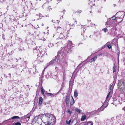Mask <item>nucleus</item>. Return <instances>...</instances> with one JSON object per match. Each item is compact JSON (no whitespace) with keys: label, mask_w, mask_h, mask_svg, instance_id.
Masks as SVG:
<instances>
[{"label":"nucleus","mask_w":125,"mask_h":125,"mask_svg":"<svg viewBox=\"0 0 125 125\" xmlns=\"http://www.w3.org/2000/svg\"><path fill=\"white\" fill-rule=\"evenodd\" d=\"M34 52L36 53L37 56H38L37 58V62L38 63H40L43 62V56L40 55V51L37 49H35L34 51Z\"/></svg>","instance_id":"1"},{"label":"nucleus","mask_w":125,"mask_h":125,"mask_svg":"<svg viewBox=\"0 0 125 125\" xmlns=\"http://www.w3.org/2000/svg\"><path fill=\"white\" fill-rule=\"evenodd\" d=\"M62 30V32L60 33L59 37V38L61 39L65 37V35H66L67 31L66 29H62V28H61V27L59 26L57 28V30Z\"/></svg>","instance_id":"2"},{"label":"nucleus","mask_w":125,"mask_h":125,"mask_svg":"<svg viewBox=\"0 0 125 125\" xmlns=\"http://www.w3.org/2000/svg\"><path fill=\"white\" fill-rule=\"evenodd\" d=\"M110 92L108 93L106 97V100L105 101L103 104L102 105V107L103 106L104 108L106 107L108 105V102L110 98L112 96L111 94H110Z\"/></svg>","instance_id":"3"},{"label":"nucleus","mask_w":125,"mask_h":125,"mask_svg":"<svg viewBox=\"0 0 125 125\" xmlns=\"http://www.w3.org/2000/svg\"><path fill=\"white\" fill-rule=\"evenodd\" d=\"M57 63L56 60L54 59L50 61L49 62L47 63L46 64V68H47L48 66L50 65H55Z\"/></svg>","instance_id":"4"},{"label":"nucleus","mask_w":125,"mask_h":125,"mask_svg":"<svg viewBox=\"0 0 125 125\" xmlns=\"http://www.w3.org/2000/svg\"><path fill=\"white\" fill-rule=\"evenodd\" d=\"M111 31L110 32V34L113 36H115L116 33V28L114 26L111 29Z\"/></svg>","instance_id":"5"},{"label":"nucleus","mask_w":125,"mask_h":125,"mask_svg":"<svg viewBox=\"0 0 125 125\" xmlns=\"http://www.w3.org/2000/svg\"><path fill=\"white\" fill-rule=\"evenodd\" d=\"M31 114H28L27 115L21 117V120H24V121H27L29 120L30 118Z\"/></svg>","instance_id":"6"},{"label":"nucleus","mask_w":125,"mask_h":125,"mask_svg":"<svg viewBox=\"0 0 125 125\" xmlns=\"http://www.w3.org/2000/svg\"><path fill=\"white\" fill-rule=\"evenodd\" d=\"M61 64L63 68H65L67 65V62L66 61L63 60Z\"/></svg>","instance_id":"7"},{"label":"nucleus","mask_w":125,"mask_h":125,"mask_svg":"<svg viewBox=\"0 0 125 125\" xmlns=\"http://www.w3.org/2000/svg\"><path fill=\"white\" fill-rule=\"evenodd\" d=\"M67 45L69 47L71 48L74 47L75 46V45L72 43V42L70 41H68L67 42Z\"/></svg>","instance_id":"8"},{"label":"nucleus","mask_w":125,"mask_h":125,"mask_svg":"<svg viewBox=\"0 0 125 125\" xmlns=\"http://www.w3.org/2000/svg\"><path fill=\"white\" fill-rule=\"evenodd\" d=\"M114 85H113V84H111L109 87V90L108 91L109 92V93L110 92V94H111V95H112V93L111 92V91L113 90V88L114 87Z\"/></svg>","instance_id":"9"},{"label":"nucleus","mask_w":125,"mask_h":125,"mask_svg":"<svg viewBox=\"0 0 125 125\" xmlns=\"http://www.w3.org/2000/svg\"><path fill=\"white\" fill-rule=\"evenodd\" d=\"M69 98L68 96H66V99H65V102L66 104L67 105H68L69 104Z\"/></svg>","instance_id":"10"},{"label":"nucleus","mask_w":125,"mask_h":125,"mask_svg":"<svg viewBox=\"0 0 125 125\" xmlns=\"http://www.w3.org/2000/svg\"><path fill=\"white\" fill-rule=\"evenodd\" d=\"M45 49H43L42 50L41 52H40V56H42L43 55H45Z\"/></svg>","instance_id":"11"},{"label":"nucleus","mask_w":125,"mask_h":125,"mask_svg":"<svg viewBox=\"0 0 125 125\" xmlns=\"http://www.w3.org/2000/svg\"><path fill=\"white\" fill-rule=\"evenodd\" d=\"M47 95L48 96H50L51 97H53L55 95H56L58 94V93H56L52 94L51 93H47Z\"/></svg>","instance_id":"12"},{"label":"nucleus","mask_w":125,"mask_h":125,"mask_svg":"<svg viewBox=\"0 0 125 125\" xmlns=\"http://www.w3.org/2000/svg\"><path fill=\"white\" fill-rule=\"evenodd\" d=\"M43 101V99L41 97H40L39 98V105H41Z\"/></svg>","instance_id":"13"},{"label":"nucleus","mask_w":125,"mask_h":125,"mask_svg":"<svg viewBox=\"0 0 125 125\" xmlns=\"http://www.w3.org/2000/svg\"><path fill=\"white\" fill-rule=\"evenodd\" d=\"M45 125H53V123L50 121H48L45 122Z\"/></svg>","instance_id":"14"},{"label":"nucleus","mask_w":125,"mask_h":125,"mask_svg":"<svg viewBox=\"0 0 125 125\" xmlns=\"http://www.w3.org/2000/svg\"><path fill=\"white\" fill-rule=\"evenodd\" d=\"M87 117L85 115H82L81 119V121H83L85 120Z\"/></svg>","instance_id":"15"},{"label":"nucleus","mask_w":125,"mask_h":125,"mask_svg":"<svg viewBox=\"0 0 125 125\" xmlns=\"http://www.w3.org/2000/svg\"><path fill=\"white\" fill-rule=\"evenodd\" d=\"M97 58V56H94L93 58L91 59L90 60V62L91 63L92 62H94V61Z\"/></svg>","instance_id":"16"},{"label":"nucleus","mask_w":125,"mask_h":125,"mask_svg":"<svg viewBox=\"0 0 125 125\" xmlns=\"http://www.w3.org/2000/svg\"><path fill=\"white\" fill-rule=\"evenodd\" d=\"M69 22H67L66 24V26L67 27V28H70V29H71L72 26V25H70V24H69Z\"/></svg>","instance_id":"17"},{"label":"nucleus","mask_w":125,"mask_h":125,"mask_svg":"<svg viewBox=\"0 0 125 125\" xmlns=\"http://www.w3.org/2000/svg\"><path fill=\"white\" fill-rule=\"evenodd\" d=\"M106 125H111V121L110 120H107L105 122Z\"/></svg>","instance_id":"18"},{"label":"nucleus","mask_w":125,"mask_h":125,"mask_svg":"<svg viewBox=\"0 0 125 125\" xmlns=\"http://www.w3.org/2000/svg\"><path fill=\"white\" fill-rule=\"evenodd\" d=\"M68 54V53L67 51H65V52H64L62 54V57H66V56H67Z\"/></svg>","instance_id":"19"},{"label":"nucleus","mask_w":125,"mask_h":125,"mask_svg":"<svg viewBox=\"0 0 125 125\" xmlns=\"http://www.w3.org/2000/svg\"><path fill=\"white\" fill-rule=\"evenodd\" d=\"M72 99L71 100V102H70V104L71 105H73L75 103V101L73 98V96H72Z\"/></svg>","instance_id":"20"},{"label":"nucleus","mask_w":125,"mask_h":125,"mask_svg":"<svg viewBox=\"0 0 125 125\" xmlns=\"http://www.w3.org/2000/svg\"><path fill=\"white\" fill-rule=\"evenodd\" d=\"M45 114H42L41 115H39L37 116L38 118V119H40L42 120V117H44Z\"/></svg>","instance_id":"21"},{"label":"nucleus","mask_w":125,"mask_h":125,"mask_svg":"<svg viewBox=\"0 0 125 125\" xmlns=\"http://www.w3.org/2000/svg\"><path fill=\"white\" fill-rule=\"evenodd\" d=\"M78 95V93L76 90H75L74 92V96L76 98Z\"/></svg>","instance_id":"22"},{"label":"nucleus","mask_w":125,"mask_h":125,"mask_svg":"<svg viewBox=\"0 0 125 125\" xmlns=\"http://www.w3.org/2000/svg\"><path fill=\"white\" fill-rule=\"evenodd\" d=\"M93 123L92 121H88L86 124L85 125H93Z\"/></svg>","instance_id":"23"},{"label":"nucleus","mask_w":125,"mask_h":125,"mask_svg":"<svg viewBox=\"0 0 125 125\" xmlns=\"http://www.w3.org/2000/svg\"><path fill=\"white\" fill-rule=\"evenodd\" d=\"M104 108H103L102 106L100 108H99L97 110L98 113L101 111H103L104 110Z\"/></svg>","instance_id":"24"},{"label":"nucleus","mask_w":125,"mask_h":125,"mask_svg":"<svg viewBox=\"0 0 125 125\" xmlns=\"http://www.w3.org/2000/svg\"><path fill=\"white\" fill-rule=\"evenodd\" d=\"M43 2H45V1H46V2H45V3H44V4L42 6V7L43 8L44 6L46 4H48V0H42Z\"/></svg>","instance_id":"25"},{"label":"nucleus","mask_w":125,"mask_h":125,"mask_svg":"<svg viewBox=\"0 0 125 125\" xmlns=\"http://www.w3.org/2000/svg\"><path fill=\"white\" fill-rule=\"evenodd\" d=\"M92 114H96V115H98L99 113H98L97 110L91 112Z\"/></svg>","instance_id":"26"},{"label":"nucleus","mask_w":125,"mask_h":125,"mask_svg":"<svg viewBox=\"0 0 125 125\" xmlns=\"http://www.w3.org/2000/svg\"><path fill=\"white\" fill-rule=\"evenodd\" d=\"M92 114H96V115H98L99 113H98L97 110L91 112Z\"/></svg>","instance_id":"27"},{"label":"nucleus","mask_w":125,"mask_h":125,"mask_svg":"<svg viewBox=\"0 0 125 125\" xmlns=\"http://www.w3.org/2000/svg\"><path fill=\"white\" fill-rule=\"evenodd\" d=\"M41 91L42 94L44 96V92H45L43 88V87H42L41 88Z\"/></svg>","instance_id":"28"},{"label":"nucleus","mask_w":125,"mask_h":125,"mask_svg":"<svg viewBox=\"0 0 125 125\" xmlns=\"http://www.w3.org/2000/svg\"><path fill=\"white\" fill-rule=\"evenodd\" d=\"M51 116H52V115L49 114H45L44 116L50 118V117Z\"/></svg>","instance_id":"29"},{"label":"nucleus","mask_w":125,"mask_h":125,"mask_svg":"<svg viewBox=\"0 0 125 125\" xmlns=\"http://www.w3.org/2000/svg\"><path fill=\"white\" fill-rule=\"evenodd\" d=\"M96 37L98 38H100L101 37V34L99 33H97L96 35Z\"/></svg>","instance_id":"30"},{"label":"nucleus","mask_w":125,"mask_h":125,"mask_svg":"<svg viewBox=\"0 0 125 125\" xmlns=\"http://www.w3.org/2000/svg\"><path fill=\"white\" fill-rule=\"evenodd\" d=\"M82 27L81 28V29H83V32H85V31L86 30V26H83L82 25L81 26Z\"/></svg>","instance_id":"31"},{"label":"nucleus","mask_w":125,"mask_h":125,"mask_svg":"<svg viewBox=\"0 0 125 125\" xmlns=\"http://www.w3.org/2000/svg\"><path fill=\"white\" fill-rule=\"evenodd\" d=\"M39 15H37L36 16V18H37V20H39V19L38 18H41V16H42V15L40 13L39 14Z\"/></svg>","instance_id":"32"},{"label":"nucleus","mask_w":125,"mask_h":125,"mask_svg":"<svg viewBox=\"0 0 125 125\" xmlns=\"http://www.w3.org/2000/svg\"><path fill=\"white\" fill-rule=\"evenodd\" d=\"M53 44L50 43H49L48 45V46L50 48L52 47L53 46Z\"/></svg>","instance_id":"33"},{"label":"nucleus","mask_w":125,"mask_h":125,"mask_svg":"<svg viewBox=\"0 0 125 125\" xmlns=\"http://www.w3.org/2000/svg\"><path fill=\"white\" fill-rule=\"evenodd\" d=\"M116 69V66H114L113 67V73L115 72Z\"/></svg>","instance_id":"34"},{"label":"nucleus","mask_w":125,"mask_h":125,"mask_svg":"<svg viewBox=\"0 0 125 125\" xmlns=\"http://www.w3.org/2000/svg\"><path fill=\"white\" fill-rule=\"evenodd\" d=\"M76 111L77 112L79 113H80L82 112V111L80 109H78L77 108H76Z\"/></svg>","instance_id":"35"},{"label":"nucleus","mask_w":125,"mask_h":125,"mask_svg":"<svg viewBox=\"0 0 125 125\" xmlns=\"http://www.w3.org/2000/svg\"><path fill=\"white\" fill-rule=\"evenodd\" d=\"M108 43H107L106 44V45L107 46L108 48L109 49H110L112 47V46L111 44H108Z\"/></svg>","instance_id":"36"},{"label":"nucleus","mask_w":125,"mask_h":125,"mask_svg":"<svg viewBox=\"0 0 125 125\" xmlns=\"http://www.w3.org/2000/svg\"><path fill=\"white\" fill-rule=\"evenodd\" d=\"M11 118L12 119H15L16 118L19 119L20 118V117L18 116H15L12 117Z\"/></svg>","instance_id":"37"},{"label":"nucleus","mask_w":125,"mask_h":125,"mask_svg":"<svg viewBox=\"0 0 125 125\" xmlns=\"http://www.w3.org/2000/svg\"><path fill=\"white\" fill-rule=\"evenodd\" d=\"M121 83H118V87L119 88H123L122 87V85L121 86Z\"/></svg>","instance_id":"38"},{"label":"nucleus","mask_w":125,"mask_h":125,"mask_svg":"<svg viewBox=\"0 0 125 125\" xmlns=\"http://www.w3.org/2000/svg\"><path fill=\"white\" fill-rule=\"evenodd\" d=\"M103 31H104L105 32H107L108 30L107 28H104L102 29Z\"/></svg>","instance_id":"39"},{"label":"nucleus","mask_w":125,"mask_h":125,"mask_svg":"<svg viewBox=\"0 0 125 125\" xmlns=\"http://www.w3.org/2000/svg\"><path fill=\"white\" fill-rule=\"evenodd\" d=\"M52 78H53L54 79H55L57 78V76L56 75H52Z\"/></svg>","instance_id":"40"},{"label":"nucleus","mask_w":125,"mask_h":125,"mask_svg":"<svg viewBox=\"0 0 125 125\" xmlns=\"http://www.w3.org/2000/svg\"><path fill=\"white\" fill-rule=\"evenodd\" d=\"M14 125H21V124L19 122H17Z\"/></svg>","instance_id":"41"},{"label":"nucleus","mask_w":125,"mask_h":125,"mask_svg":"<svg viewBox=\"0 0 125 125\" xmlns=\"http://www.w3.org/2000/svg\"><path fill=\"white\" fill-rule=\"evenodd\" d=\"M14 18V17L13 16H10V19L11 21H12V20Z\"/></svg>","instance_id":"42"},{"label":"nucleus","mask_w":125,"mask_h":125,"mask_svg":"<svg viewBox=\"0 0 125 125\" xmlns=\"http://www.w3.org/2000/svg\"><path fill=\"white\" fill-rule=\"evenodd\" d=\"M71 122V120H70L69 121H66V123L67 124H70V122Z\"/></svg>","instance_id":"43"},{"label":"nucleus","mask_w":125,"mask_h":125,"mask_svg":"<svg viewBox=\"0 0 125 125\" xmlns=\"http://www.w3.org/2000/svg\"><path fill=\"white\" fill-rule=\"evenodd\" d=\"M111 18H112L113 20H115L116 19V17L115 16H113Z\"/></svg>","instance_id":"44"},{"label":"nucleus","mask_w":125,"mask_h":125,"mask_svg":"<svg viewBox=\"0 0 125 125\" xmlns=\"http://www.w3.org/2000/svg\"><path fill=\"white\" fill-rule=\"evenodd\" d=\"M38 118L37 117V116L36 117H35L34 118V119L35 120H38Z\"/></svg>","instance_id":"45"},{"label":"nucleus","mask_w":125,"mask_h":125,"mask_svg":"<svg viewBox=\"0 0 125 125\" xmlns=\"http://www.w3.org/2000/svg\"><path fill=\"white\" fill-rule=\"evenodd\" d=\"M121 100H122V101H123V102H125V98L124 99L123 98H121Z\"/></svg>","instance_id":"46"},{"label":"nucleus","mask_w":125,"mask_h":125,"mask_svg":"<svg viewBox=\"0 0 125 125\" xmlns=\"http://www.w3.org/2000/svg\"><path fill=\"white\" fill-rule=\"evenodd\" d=\"M68 112L70 113V114H71V112L70 110H68Z\"/></svg>","instance_id":"47"},{"label":"nucleus","mask_w":125,"mask_h":125,"mask_svg":"<svg viewBox=\"0 0 125 125\" xmlns=\"http://www.w3.org/2000/svg\"><path fill=\"white\" fill-rule=\"evenodd\" d=\"M46 68H45L42 71V74H43L44 73V71L45 70Z\"/></svg>","instance_id":"48"},{"label":"nucleus","mask_w":125,"mask_h":125,"mask_svg":"<svg viewBox=\"0 0 125 125\" xmlns=\"http://www.w3.org/2000/svg\"><path fill=\"white\" fill-rule=\"evenodd\" d=\"M7 122V120L3 122V124L5 123H6V122Z\"/></svg>","instance_id":"49"},{"label":"nucleus","mask_w":125,"mask_h":125,"mask_svg":"<svg viewBox=\"0 0 125 125\" xmlns=\"http://www.w3.org/2000/svg\"><path fill=\"white\" fill-rule=\"evenodd\" d=\"M48 10H49L50 9H51V7H50V6H49L48 8Z\"/></svg>","instance_id":"50"},{"label":"nucleus","mask_w":125,"mask_h":125,"mask_svg":"<svg viewBox=\"0 0 125 125\" xmlns=\"http://www.w3.org/2000/svg\"><path fill=\"white\" fill-rule=\"evenodd\" d=\"M65 10H63V11H62V12H63V13H65Z\"/></svg>","instance_id":"51"},{"label":"nucleus","mask_w":125,"mask_h":125,"mask_svg":"<svg viewBox=\"0 0 125 125\" xmlns=\"http://www.w3.org/2000/svg\"><path fill=\"white\" fill-rule=\"evenodd\" d=\"M78 12H79V13H80L82 12V11L81 10H79L78 11Z\"/></svg>","instance_id":"52"},{"label":"nucleus","mask_w":125,"mask_h":125,"mask_svg":"<svg viewBox=\"0 0 125 125\" xmlns=\"http://www.w3.org/2000/svg\"><path fill=\"white\" fill-rule=\"evenodd\" d=\"M30 4H31V6H32V3H31V1H30Z\"/></svg>","instance_id":"53"},{"label":"nucleus","mask_w":125,"mask_h":125,"mask_svg":"<svg viewBox=\"0 0 125 125\" xmlns=\"http://www.w3.org/2000/svg\"><path fill=\"white\" fill-rule=\"evenodd\" d=\"M82 85V84H80V83H78V85H79L80 86H81Z\"/></svg>","instance_id":"54"},{"label":"nucleus","mask_w":125,"mask_h":125,"mask_svg":"<svg viewBox=\"0 0 125 125\" xmlns=\"http://www.w3.org/2000/svg\"><path fill=\"white\" fill-rule=\"evenodd\" d=\"M2 15V14L1 13H0V17Z\"/></svg>","instance_id":"55"},{"label":"nucleus","mask_w":125,"mask_h":125,"mask_svg":"<svg viewBox=\"0 0 125 125\" xmlns=\"http://www.w3.org/2000/svg\"><path fill=\"white\" fill-rule=\"evenodd\" d=\"M44 92H45V93L47 95V91H45Z\"/></svg>","instance_id":"56"},{"label":"nucleus","mask_w":125,"mask_h":125,"mask_svg":"<svg viewBox=\"0 0 125 125\" xmlns=\"http://www.w3.org/2000/svg\"><path fill=\"white\" fill-rule=\"evenodd\" d=\"M122 83H123V85L124 86L125 85L124 84V83H123L122 81Z\"/></svg>","instance_id":"57"},{"label":"nucleus","mask_w":125,"mask_h":125,"mask_svg":"<svg viewBox=\"0 0 125 125\" xmlns=\"http://www.w3.org/2000/svg\"><path fill=\"white\" fill-rule=\"evenodd\" d=\"M91 36H92L91 35L90 36H89V37L90 38H92V37H91Z\"/></svg>","instance_id":"58"},{"label":"nucleus","mask_w":125,"mask_h":125,"mask_svg":"<svg viewBox=\"0 0 125 125\" xmlns=\"http://www.w3.org/2000/svg\"><path fill=\"white\" fill-rule=\"evenodd\" d=\"M57 0L59 1V2L61 0Z\"/></svg>","instance_id":"59"},{"label":"nucleus","mask_w":125,"mask_h":125,"mask_svg":"<svg viewBox=\"0 0 125 125\" xmlns=\"http://www.w3.org/2000/svg\"><path fill=\"white\" fill-rule=\"evenodd\" d=\"M44 104H46V103H44Z\"/></svg>","instance_id":"60"},{"label":"nucleus","mask_w":125,"mask_h":125,"mask_svg":"<svg viewBox=\"0 0 125 125\" xmlns=\"http://www.w3.org/2000/svg\"><path fill=\"white\" fill-rule=\"evenodd\" d=\"M45 39H43V41H45Z\"/></svg>","instance_id":"61"},{"label":"nucleus","mask_w":125,"mask_h":125,"mask_svg":"<svg viewBox=\"0 0 125 125\" xmlns=\"http://www.w3.org/2000/svg\"><path fill=\"white\" fill-rule=\"evenodd\" d=\"M53 20H52L51 21H52L53 22Z\"/></svg>","instance_id":"62"},{"label":"nucleus","mask_w":125,"mask_h":125,"mask_svg":"<svg viewBox=\"0 0 125 125\" xmlns=\"http://www.w3.org/2000/svg\"><path fill=\"white\" fill-rule=\"evenodd\" d=\"M12 67H13V68H14V67L13 66V65H12Z\"/></svg>","instance_id":"63"},{"label":"nucleus","mask_w":125,"mask_h":125,"mask_svg":"<svg viewBox=\"0 0 125 125\" xmlns=\"http://www.w3.org/2000/svg\"><path fill=\"white\" fill-rule=\"evenodd\" d=\"M94 26H95V25L94 24Z\"/></svg>","instance_id":"64"}]
</instances>
